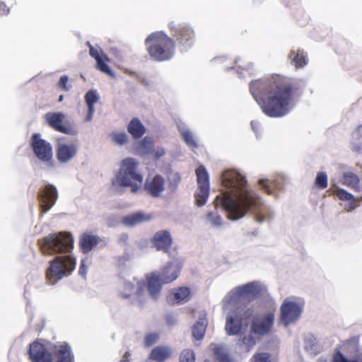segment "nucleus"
Wrapping results in <instances>:
<instances>
[{
  "instance_id": "obj_1",
  "label": "nucleus",
  "mask_w": 362,
  "mask_h": 362,
  "mask_svg": "<svg viewBox=\"0 0 362 362\" xmlns=\"http://www.w3.org/2000/svg\"><path fill=\"white\" fill-rule=\"evenodd\" d=\"M222 194L216 196L213 204L216 209H223L229 219L238 220L250 211L256 222L262 223L271 217V211L259 195L250 189L245 177L235 170L222 175Z\"/></svg>"
},
{
  "instance_id": "obj_2",
  "label": "nucleus",
  "mask_w": 362,
  "mask_h": 362,
  "mask_svg": "<svg viewBox=\"0 0 362 362\" xmlns=\"http://www.w3.org/2000/svg\"><path fill=\"white\" fill-rule=\"evenodd\" d=\"M250 91L263 112L269 117H284L293 107L291 86L285 83L280 76H273L269 83L262 81H252Z\"/></svg>"
},
{
  "instance_id": "obj_3",
  "label": "nucleus",
  "mask_w": 362,
  "mask_h": 362,
  "mask_svg": "<svg viewBox=\"0 0 362 362\" xmlns=\"http://www.w3.org/2000/svg\"><path fill=\"white\" fill-rule=\"evenodd\" d=\"M42 255H53L64 254L56 257L51 262L47 271V279L49 284H54L65 276L68 271V232L63 231L50 233L37 241Z\"/></svg>"
},
{
  "instance_id": "obj_4",
  "label": "nucleus",
  "mask_w": 362,
  "mask_h": 362,
  "mask_svg": "<svg viewBox=\"0 0 362 362\" xmlns=\"http://www.w3.org/2000/svg\"><path fill=\"white\" fill-rule=\"evenodd\" d=\"M139 162L134 158H125L119 163V168L112 180V189L122 192L129 188L132 193L138 192L142 187L144 177L139 170Z\"/></svg>"
},
{
  "instance_id": "obj_5",
  "label": "nucleus",
  "mask_w": 362,
  "mask_h": 362,
  "mask_svg": "<svg viewBox=\"0 0 362 362\" xmlns=\"http://www.w3.org/2000/svg\"><path fill=\"white\" fill-rule=\"evenodd\" d=\"M28 354L32 362H68V345H45L35 340L30 344Z\"/></svg>"
},
{
  "instance_id": "obj_6",
  "label": "nucleus",
  "mask_w": 362,
  "mask_h": 362,
  "mask_svg": "<svg viewBox=\"0 0 362 362\" xmlns=\"http://www.w3.org/2000/svg\"><path fill=\"white\" fill-rule=\"evenodd\" d=\"M267 291V287L264 284L253 281L233 288L223 297L221 303H224L226 309L231 306L238 308L243 300L253 299Z\"/></svg>"
},
{
  "instance_id": "obj_7",
  "label": "nucleus",
  "mask_w": 362,
  "mask_h": 362,
  "mask_svg": "<svg viewBox=\"0 0 362 362\" xmlns=\"http://www.w3.org/2000/svg\"><path fill=\"white\" fill-rule=\"evenodd\" d=\"M146 45L150 56L157 61L168 60L174 54V41L163 32L151 34L146 39Z\"/></svg>"
},
{
  "instance_id": "obj_8",
  "label": "nucleus",
  "mask_w": 362,
  "mask_h": 362,
  "mask_svg": "<svg viewBox=\"0 0 362 362\" xmlns=\"http://www.w3.org/2000/svg\"><path fill=\"white\" fill-rule=\"evenodd\" d=\"M120 297L131 303H143L146 299V285L141 278L121 279L118 286Z\"/></svg>"
},
{
  "instance_id": "obj_9",
  "label": "nucleus",
  "mask_w": 362,
  "mask_h": 362,
  "mask_svg": "<svg viewBox=\"0 0 362 362\" xmlns=\"http://www.w3.org/2000/svg\"><path fill=\"white\" fill-rule=\"evenodd\" d=\"M305 300L297 296H290L285 298L280 306L279 320L284 325L295 323L303 313Z\"/></svg>"
},
{
  "instance_id": "obj_10",
  "label": "nucleus",
  "mask_w": 362,
  "mask_h": 362,
  "mask_svg": "<svg viewBox=\"0 0 362 362\" xmlns=\"http://www.w3.org/2000/svg\"><path fill=\"white\" fill-rule=\"evenodd\" d=\"M222 310L226 315V332L229 335L243 334L247 327V323L242 320L240 307L231 306L229 309H226L224 303H222Z\"/></svg>"
},
{
  "instance_id": "obj_11",
  "label": "nucleus",
  "mask_w": 362,
  "mask_h": 362,
  "mask_svg": "<svg viewBox=\"0 0 362 362\" xmlns=\"http://www.w3.org/2000/svg\"><path fill=\"white\" fill-rule=\"evenodd\" d=\"M269 304L272 308L271 310L264 315H257L252 320L251 329L255 334L262 336L267 334L272 330L276 304L274 300H271Z\"/></svg>"
},
{
  "instance_id": "obj_12",
  "label": "nucleus",
  "mask_w": 362,
  "mask_h": 362,
  "mask_svg": "<svg viewBox=\"0 0 362 362\" xmlns=\"http://www.w3.org/2000/svg\"><path fill=\"white\" fill-rule=\"evenodd\" d=\"M31 148L36 157L43 162L52 158V148L49 143L41 138L40 134H33L30 140Z\"/></svg>"
},
{
  "instance_id": "obj_13",
  "label": "nucleus",
  "mask_w": 362,
  "mask_h": 362,
  "mask_svg": "<svg viewBox=\"0 0 362 362\" xmlns=\"http://www.w3.org/2000/svg\"><path fill=\"white\" fill-rule=\"evenodd\" d=\"M182 265V261L178 258L173 259L163 265L159 272L162 283L166 284L175 281L180 274Z\"/></svg>"
},
{
  "instance_id": "obj_14",
  "label": "nucleus",
  "mask_w": 362,
  "mask_h": 362,
  "mask_svg": "<svg viewBox=\"0 0 362 362\" xmlns=\"http://www.w3.org/2000/svg\"><path fill=\"white\" fill-rule=\"evenodd\" d=\"M57 198V192L54 186L47 185L42 189H40L37 199L42 214L48 211L55 204Z\"/></svg>"
},
{
  "instance_id": "obj_15",
  "label": "nucleus",
  "mask_w": 362,
  "mask_h": 362,
  "mask_svg": "<svg viewBox=\"0 0 362 362\" xmlns=\"http://www.w3.org/2000/svg\"><path fill=\"white\" fill-rule=\"evenodd\" d=\"M141 279L145 282L146 291H147L149 296L154 300H158L163 284L160 280L159 272L148 273Z\"/></svg>"
},
{
  "instance_id": "obj_16",
  "label": "nucleus",
  "mask_w": 362,
  "mask_h": 362,
  "mask_svg": "<svg viewBox=\"0 0 362 362\" xmlns=\"http://www.w3.org/2000/svg\"><path fill=\"white\" fill-rule=\"evenodd\" d=\"M348 347L350 350L348 356L338 352L334 355L332 362H362V349L358 346V340L349 341Z\"/></svg>"
},
{
  "instance_id": "obj_17",
  "label": "nucleus",
  "mask_w": 362,
  "mask_h": 362,
  "mask_svg": "<svg viewBox=\"0 0 362 362\" xmlns=\"http://www.w3.org/2000/svg\"><path fill=\"white\" fill-rule=\"evenodd\" d=\"M88 45L90 47V56L96 61V67L102 72L114 77L115 74L107 64L110 61L107 56L100 47H93L89 42H88Z\"/></svg>"
},
{
  "instance_id": "obj_18",
  "label": "nucleus",
  "mask_w": 362,
  "mask_h": 362,
  "mask_svg": "<svg viewBox=\"0 0 362 362\" xmlns=\"http://www.w3.org/2000/svg\"><path fill=\"white\" fill-rule=\"evenodd\" d=\"M79 243L81 249L84 253L90 252L98 245L103 247L105 245L103 239L90 232L83 233L80 238Z\"/></svg>"
},
{
  "instance_id": "obj_19",
  "label": "nucleus",
  "mask_w": 362,
  "mask_h": 362,
  "mask_svg": "<svg viewBox=\"0 0 362 362\" xmlns=\"http://www.w3.org/2000/svg\"><path fill=\"white\" fill-rule=\"evenodd\" d=\"M192 295L189 287L182 286L171 289L167 295V300L170 303L180 304L187 302Z\"/></svg>"
},
{
  "instance_id": "obj_20",
  "label": "nucleus",
  "mask_w": 362,
  "mask_h": 362,
  "mask_svg": "<svg viewBox=\"0 0 362 362\" xmlns=\"http://www.w3.org/2000/svg\"><path fill=\"white\" fill-rule=\"evenodd\" d=\"M153 218V214L138 211L124 216L122 223L128 228H134L139 224L150 221Z\"/></svg>"
},
{
  "instance_id": "obj_21",
  "label": "nucleus",
  "mask_w": 362,
  "mask_h": 362,
  "mask_svg": "<svg viewBox=\"0 0 362 362\" xmlns=\"http://www.w3.org/2000/svg\"><path fill=\"white\" fill-rule=\"evenodd\" d=\"M145 188L153 197H159L165 189V180L158 175L148 177L145 182Z\"/></svg>"
},
{
  "instance_id": "obj_22",
  "label": "nucleus",
  "mask_w": 362,
  "mask_h": 362,
  "mask_svg": "<svg viewBox=\"0 0 362 362\" xmlns=\"http://www.w3.org/2000/svg\"><path fill=\"white\" fill-rule=\"evenodd\" d=\"M45 119L48 124L54 130L67 134L68 128L62 125L65 119V115L61 112H48L45 115Z\"/></svg>"
},
{
  "instance_id": "obj_23",
  "label": "nucleus",
  "mask_w": 362,
  "mask_h": 362,
  "mask_svg": "<svg viewBox=\"0 0 362 362\" xmlns=\"http://www.w3.org/2000/svg\"><path fill=\"white\" fill-rule=\"evenodd\" d=\"M153 242L158 250L167 251L172 245L173 239L169 231L160 230L154 234Z\"/></svg>"
},
{
  "instance_id": "obj_24",
  "label": "nucleus",
  "mask_w": 362,
  "mask_h": 362,
  "mask_svg": "<svg viewBox=\"0 0 362 362\" xmlns=\"http://www.w3.org/2000/svg\"><path fill=\"white\" fill-rule=\"evenodd\" d=\"M207 325L206 314L203 312L200 314L192 329V337L195 341H201L204 338Z\"/></svg>"
},
{
  "instance_id": "obj_25",
  "label": "nucleus",
  "mask_w": 362,
  "mask_h": 362,
  "mask_svg": "<svg viewBox=\"0 0 362 362\" xmlns=\"http://www.w3.org/2000/svg\"><path fill=\"white\" fill-rule=\"evenodd\" d=\"M209 349L218 362H223L233 357L229 354L227 346L222 343L213 342L209 345Z\"/></svg>"
},
{
  "instance_id": "obj_26",
  "label": "nucleus",
  "mask_w": 362,
  "mask_h": 362,
  "mask_svg": "<svg viewBox=\"0 0 362 362\" xmlns=\"http://www.w3.org/2000/svg\"><path fill=\"white\" fill-rule=\"evenodd\" d=\"M171 353L170 346L164 345L157 346L151 350L148 358L157 362H162L168 359L170 356Z\"/></svg>"
},
{
  "instance_id": "obj_27",
  "label": "nucleus",
  "mask_w": 362,
  "mask_h": 362,
  "mask_svg": "<svg viewBox=\"0 0 362 362\" xmlns=\"http://www.w3.org/2000/svg\"><path fill=\"white\" fill-rule=\"evenodd\" d=\"M334 194L341 201L348 202V207L347 211H351L356 209V205L355 204L356 199L351 194L349 193L347 191L339 188L338 187H334Z\"/></svg>"
},
{
  "instance_id": "obj_28",
  "label": "nucleus",
  "mask_w": 362,
  "mask_h": 362,
  "mask_svg": "<svg viewBox=\"0 0 362 362\" xmlns=\"http://www.w3.org/2000/svg\"><path fill=\"white\" fill-rule=\"evenodd\" d=\"M177 127L187 145L192 149L197 148V142L194 134L187 127L183 122H177Z\"/></svg>"
},
{
  "instance_id": "obj_29",
  "label": "nucleus",
  "mask_w": 362,
  "mask_h": 362,
  "mask_svg": "<svg viewBox=\"0 0 362 362\" xmlns=\"http://www.w3.org/2000/svg\"><path fill=\"white\" fill-rule=\"evenodd\" d=\"M145 131L144 126L136 118L133 119L129 123L128 132L135 139L141 137L144 134Z\"/></svg>"
},
{
  "instance_id": "obj_30",
  "label": "nucleus",
  "mask_w": 362,
  "mask_h": 362,
  "mask_svg": "<svg viewBox=\"0 0 362 362\" xmlns=\"http://www.w3.org/2000/svg\"><path fill=\"white\" fill-rule=\"evenodd\" d=\"M288 58L292 61L296 68H302L308 63L306 54L302 50H292Z\"/></svg>"
},
{
  "instance_id": "obj_31",
  "label": "nucleus",
  "mask_w": 362,
  "mask_h": 362,
  "mask_svg": "<svg viewBox=\"0 0 362 362\" xmlns=\"http://www.w3.org/2000/svg\"><path fill=\"white\" fill-rule=\"evenodd\" d=\"M341 182L348 187L355 190L359 191V179L357 175L352 172L344 173L342 177Z\"/></svg>"
},
{
  "instance_id": "obj_32",
  "label": "nucleus",
  "mask_w": 362,
  "mask_h": 362,
  "mask_svg": "<svg viewBox=\"0 0 362 362\" xmlns=\"http://www.w3.org/2000/svg\"><path fill=\"white\" fill-rule=\"evenodd\" d=\"M209 195V187H199L194 193L195 204L202 207L206 204Z\"/></svg>"
},
{
  "instance_id": "obj_33",
  "label": "nucleus",
  "mask_w": 362,
  "mask_h": 362,
  "mask_svg": "<svg viewBox=\"0 0 362 362\" xmlns=\"http://www.w3.org/2000/svg\"><path fill=\"white\" fill-rule=\"evenodd\" d=\"M153 140L150 137H145L143 140L139 142L136 145V152L141 156L147 155L150 153L153 147Z\"/></svg>"
},
{
  "instance_id": "obj_34",
  "label": "nucleus",
  "mask_w": 362,
  "mask_h": 362,
  "mask_svg": "<svg viewBox=\"0 0 362 362\" xmlns=\"http://www.w3.org/2000/svg\"><path fill=\"white\" fill-rule=\"evenodd\" d=\"M193 31L187 27L182 28L177 36V39L183 46L188 47L192 45Z\"/></svg>"
},
{
  "instance_id": "obj_35",
  "label": "nucleus",
  "mask_w": 362,
  "mask_h": 362,
  "mask_svg": "<svg viewBox=\"0 0 362 362\" xmlns=\"http://www.w3.org/2000/svg\"><path fill=\"white\" fill-rule=\"evenodd\" d=\"M57 141V159L61 163H65L68 160V144L65 138L58 139Z\"/></svg>"
},
{
  "instance_id": "obj_36",
  "label": "nucleus",
  "mask_w": 362,
  "mask_h": 362,
  "mask_svg": "<svg viewBox=\"0 0 362 362\" xmlns=\"http://www.w3.org/2000/svg\"><path fill=\"white\" fill-rule=\"evenodd\" d=\"M197 186L209 187V175L203 165L199 166L196 169Z\"/></svg>"
},
{
  "instance_id": "obj_37",
  "label": "nucleus",
  "mask_w": 362,
  "mask_h": 362,
  "mask_svg": "<svg viewBox=\"0 0 362 362\" xmlns=\"http://www.w3.org/2000/svg\"><path fill=\"white\" fill-rule=\"evenodd\" d=\"M111 141L117 146H124L128 142V136L124 131L114 130L110 134Z\"/></svg>"
},
{
  "instance_id": "obj_38",
  "label": "nucleus",
  "mask_w": 362,
  "mask_h": 362,
  "mask_svg": "<svg viewBox=\"0 0 362 362\" xmlns=\"http://www.w3.org/2000/svg\"><path fill=\"white\" fill-rule=\"evenodd\" d=\"M206 223L214 228H221L223 225V218L216 211H209L205 216Z\"/></svg>"
},
{
  "instance_id": "obj_39",
  "label": "nucleus",
  "mask_w": 362,
  "mask_h": 362,
  "mask_svg": "<svg viewBox=\"0 0 362 362\" xmlns=\"http://www.w3.org/2000/svg\"><path fill=\"white\" fill-rule=\"evenodd\" d=\"M167 176H168V189L170 191L173 192L175 190V189L177 188V187L178 186V185L180 182V180H181L180 175L179 174V173H177L176 171L170 170L168 172Z\"/></svg>"
},
{
  "instance_id": "obj_40",
  "label": "nucleus",
  "mask_w": 362,
  "mask_h": 362,
  "mask_svg": "<svg viewBox=\"0 0 362 362\" xmlns=\"http://www.w3.org/2000/svg\"><path fill=\"white\" fill-rule=\"evenodd\" d=\"M353 148L358 151L362 146V124L359 125L352 133Z\"/></svg>"
},
{
  "instance_id": "obj_41",
  "label": "nucleus",
  "mask_w": 362,
  "mask_h": 362,
  "mask_svg": "<svg viewBox=\"0 0 362 362\" xmlns=\"http://www.w3.org/2000/svg\"><path fill=\"white\" fill-rule=\"evenodd\" d=\"M99 100V95L95 90L88 91L85 95V103L87 108H95V105Z\"/></svg>"
},
{
  "instance_id": "obj_42",
  "label": "nucleus",
  "mask_w": 362,
  "mask_h": 362,
  "mask_svg": "<svg viewBox=\"0 0 362 362\" xmlns=\"http://www.w3.org/2000/svg\"><path fill=\"white\" fill-rule=\"evenodd\" d=\"M196 355L191 349L182 350L179 356V362H195Z\"/></svg>"
},
{
  "instance_id": "obj_43",
  "label": "nucleus",
  "mask_w": 362,
  "mask_h": 362,
  "mask_svg": "<svg viewBox=\"0 0 362 362\" xmlns=\"http://www.w3.org/2000/svg\"><path fill=\"white\" fill-rule=\"evenodd\" d=\"M304 348L308 352L313 354L317 348L316 338L313 335L306 336L304 339Z\"/></svg>"
},
{
  "instance_id": "obj_44",
  "label": "nucleus",
  "mask_w": 362,
  "mask_h": 362,
  "mask_svg": "<svg viewBox=\"0 0 362 362\" xmlns=\"http://www.w3.org/2000/svg\"><path fill=\"white\" fill-rule=\"evenodd\" d=\"M256 344V339L252 337V333L248 334L247 336L242 337L240 339V344L244 346L247 350L252 348Z\"/></svg>"
},
{
  "instance_id": "obj_45",
  "label": "nucleus",
  "mask_w": 362,
  "mask_h": 362,
  "mask_svg": "<svg viewBox=\"0 0 362 362\" xmlns=\"http://www.w3.org/2000/svg\"><path fill=\"white\" fill-rule=\"evenodd\" d=\"M274 181L267 178H260L258 180V185L264 190V192L269 194L272 195L274 194L273 189L271 185Z\"/></svg>"
},
{
  "instance_id": "obj_46",
  "label": "nucleus",
  "mask_w": 362,
  "mask_h": 362,
  "mask_svg": "<svg viewBox=\"0 0 362 362\" xmlns=\"http://www.w3.org/2000/svg\"><path fill=\"white\" fill-rule=\"evenodd\" d=\"M315 184L317 187L325 189L327 186V176L325 173H318L315 180Z\"/></svg>"
},
{
  "instance_id": "obj_47",
  "label": "nucleus",
  "mask_w": 362,
  "mask_h": 362,
  "mask_svg": "<svg viewBox=\"0 0 362 362\" xmlns=\"http://www.w3.org/2000/svg\"><path fill=\"white\" fill-rule=\"evenodd\" d=\"M251 362H272L269 353L262 352L255 354L251 358Z\"/></svg>"
},
{
  "instance_id": "obj_48",
  "label": "nucleus",
  "mask_w": 362,
  "mask_h": 362,
  "mask_svg": "<svg viewBox=\"0 0 362 362\" xmlns=\"http://www.w3.org/2000/svg\"><path fill=\"white\" fill-rule=\"evenodd\" d=\"M159 336L157 333H148L144 337V344L146 347L151 346L158 340Z\"/></svg>"
},
{
  "instance_id": "obj_49",
  "label": "nucleus",
  "mask_w": 362,
  "mask_h": 362,
  "mask_svg": "<svg viewBox=\"0 0 362 362\" xmlns=\"http://www.w3.org/2000/svg\"><path fill=\"white\" fill-rule=\"evenodd\" d=\"M79 146L80 142L78 140L69 141V159L76 155Z\"/></svg>"
},
{
  "instance_id": "obj_50",
  "label": "nucleus",
  "mask_w": 362,
  "mask_h": 362,
  "mask_svg": "<svg viewBox=\"0 0 362 362\" xmlns=\"http://www.w3.org/2000/svg\"><path fill=\"white\" fill-rule=\"evenodd\" d=\"M89 267V262L87 259H83L81 262L78 273L80 276L86 279L88 274V269Z\"/></svg>"
},
{
  "instance_id": "obj_51",
  "label": "nucleus",
  "mask_w": 362,
  "mask_h": 362,
  "mask_svg": "<svg viewBox=\"0 0 362 362\" xmlns=\"http://www.w3.org/2000/svg\"><path fill=\"white\" fill-rule=\"evenodd\" d=\"M119 223H122V219L116 215L109 216L107 220V223L110 227H115Z\"/></svg>"
},
{
  "instance_id": "obj_52",
  "label": "nucleus",
  "mask_w": 362,
  "mask_h": 362,
  "mask_svg": "<svg viewBox=\"0 0 362 362\" xmlns=\"http://www.w3.org/2000/svg\"><path fill=\"white\" fill-rule=\"evenodd\" d=\"M166 154V150L163 147H158L155 150L154 158L156 160L161 159Z\"/></svg>"
},
{
  "instance_id": "obj_53",
  "label": "nucleus",
  "mask_w": 362,
  "mask_h": 362,
  "mask_svg": "<svg viewBox=\"0 0 362 362\" xmlns=\"http://www.w3.org/2000/svg\"><path fill=\"white\" fill-rule=\"evenodd\" d=\"M95 113V108H88V112L85 116L84 121L86 122H90L92 121Z\"/></svg>"
},
{
  "instance_id": "obj_54",
  "label": "nucleus",
  "mask_w": 362,
  "mask_h": 362,
  "mask_svg": "<svg viewBox=\"0 0 362 362\" xmlns=\"http://www.w3.org/2000/svg\"><path fill=\"white\" fill-rule=\"evenodd\" d=\"M67 82H68V76H63L60 78V80L58 83V86L59 88H61L62 89L66 90Z\"/></svg>"
},
{
  "instance_id": "obj_55",
  "label": "nucleus",
  "mask_w": 362,
  "mask_h": 362,
  "mask_svg": "<svg viewBox=\"0 0 362 362\" xmlns=\"http://www.w3.org/2000/svg\"><path fill=\"white\" fill-rule=\"evenodd\" d=\"M9 13V8L7 7V6L4 3L0 4V15L4 16L7 15Z\"/></svg>"
},
{
  "instance_id": "obj_56",
  "label": "nucleus",
  "mask_w": 362,
  "mask_h": 362,
  "mask_svg": "<svg viewBox=\"0 0 362 362\" xmlns=\"http://www.w3.org/2000/svg\"><path fill=\"white\" fill-rule=\"evenodd\" d=\"M74 267H75L74 260H73L71 257L69 255V272L74 269Z\"/></svg>"
},
{
  "instance_id": "obj_57",
  "label": "nucleus",
  "mask_w": 362,
  "mask_h": 362,
  "mask_svg": "<svg viewBox=\"0 0 362 362\" xmlns=\"http://www.w3.org/2000/svg\"><path fill=\"white\" fill-rule=\"evenodd\" d=\"M251 126H252V129L255 132H256L257 129V127H258V123L255 121H252V122H251Z\"/></svg>"
},
{
  "instance_id": "obj_58",
  "label": "nucleus",
  "mask_w": 362,
  "mask_h": 362,
  "mask_svg": "<svg viewBox=\"0 0 362 362\" xmlns=\"http://www.w3.org/2000/svg\"><path fill=\"white\" fill-rule=\"evenodd\" d=\"M131 354L129 351H126L123 356V358L122 359H127L128 360V358L130 356Z\"/></svg>"
},
{
  "instance_id": "obj_59",
  "label": "nucleus",
  "mask_w": 362,
  "mask_h": 362,
  "mask_svg": "<svg viewBox=\"0 0 362 362\" xmlns=\"http://www.w3.org/2000/svg\"><path fill=\"white\" fill-rule=\"evenodd\" d=\"M112 52L118 58H120V54L118 50L113 49Z\"/></svg>"
},
{
  "instance_id": "obj_60",
  "label": "nucleus",
  "mask_w": 362,
  "mask_h": 362,
  "mask_svg": "<svg viewBox=\"0 0 362 362\" xmlns=\"http://www.w3.org/2000/svg\"><path fill=\"white\" fill-rule=\"evenodd\" d=\"M119 362H130V361L127 359H121Z\"/></svg>"
},
{
  "instance_id": "obj_61",
  "label": "nucleus",
  "mask_w": 362,
  "mask_h": 362,
  "mask_svg": "<svg viewBox=\"0 0 362 362\" xmlns=\"http://www.w3.org/2000/svg\"><path fill=\"white\" fill-rule=\"evenodd\" d=\"M62 100H63V95H61L59 96V102H61V101H62Z\"/></svg>"
},
{
  "instance_id": "obj_62",
  "label": "nucleus",
  "mask_w": 362,
  "mask_h": 362,
  "mask_svg": "<svg viewBox=\"0 0 362 362\" xmlns=\"http://www.w3.org/2000/svg\"><path fill=\"white\" fill-rule=\"evenodd\" d=\"M123 236H124V237H123V239L127 238V235H124Z\"/></svg>"
},
{
  "instance_id": "obj_63",
  "label": "nucleus",
  "mask_w": 362,
  "mask_h": 362,
  "mask_svg": "<svg viewBox=\"0 0 362 362\" xmlns=\"http://www.w3.org/2000/svg\"><path fill=\"white\" fill-rule=\"evenodd\" d=\"M123 236H124V237H123V239L127 238V235H124Z\"/></svg>"
},
{
  "instance_id": "obj_64",
  "label": "nucleus",
  "mask_w": 362,
  "mask_h": 362,
  "mask_svg": "<svg viewBox=\"0 0 362 362\" xmlns=\"http://www.w3.org/2000/svg\"><path fill=\"white\" fill-rule=\"evenodd\" d=\"M204 362H210V361H204Z\"/></svg>"
}]
</instances>
